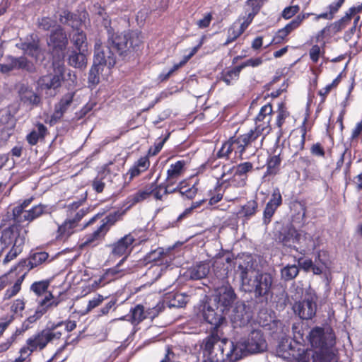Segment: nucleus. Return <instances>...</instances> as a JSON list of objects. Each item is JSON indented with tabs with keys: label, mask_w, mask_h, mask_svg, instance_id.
Returning <instances> with one entry per match:
<instances>
[{
	"label": "nucleus",
	"mask_w": 362,
	"mask_h": 362,
	"mask_svg": "<svg viewBox=\"0 0 362 362\" xmlns=\"http://www.w3.org/2000/svg\"><path fill=\"white\" fill-rule=\"evenodd\" d=\"M199 47L200 45H199L197 47H194L191 51V52L185 57L184 60L180 62L179 64H175L173 67L165 75H164L163 79H168L175 70L178 69L180 67L183 66L197 52Z\"/></svg>",
	"instance_id": "43"
},
{
	"label": "nucleus",
	"mask_w": 362,
	"mask_h": 362,
	"mask_svg": "<svg viewBox=\"0 0 362 362\" xmlns=\"http://www.w3.org/2000/svg\"><path fill=\"white\" fill-rule=\"evenodd\" d=\"M107 35L104 46L98 43L95 45L93 64L89 71L88 78V83L92 85L99 83L100 74L104 66H114L116 64V54L122 60H129L134 57L141 46V37L136 31L115 33L107 30Z\"/></svg>",
	"instance_id": "1"
},
{
	"label": "nucleus",
	"mask_w": 362,
	"mask_h": 362,
	"mask_svg": "<svg viewBox=\"0 0 362 362\" xmlns=\"http://www.w3.org/2000/svg\"><path fill=\"white\" fill-rule=\"evenodd\" d=\"M106 233L107 228L104 225H100V227L93 233L85 236L83 246L92 244L96 245L95 243H98L99 240L103 238Z\"/></svg>",
	"instance_id": "28"
},
{
	"label": "nucleus",
	"mask_w": 362,
	"mask_h": 362,
	"mask_svg": "<svg viewBox=\"0 0 362 362\" xmlns=\"http://www.w3.org/2000/svg\"><path fill=\"white\" fill-rule=\"evenodd\" d=\"M310 152L313 155L324 157L325 155V150L320 143L314 144L310 148Z\"/></svg>",
	"instance_id": "63"
},
{
	"label": "nucleus",
	"mask_w": 362,
	"mask_h": 362,
	"mask_svg": "<svg viewBox=\"0 0 362 362\" xmlns=\"http://www.w3.org/2000/svg\"><path fill=\"white\" fill-rule=\"evenodd\" d=\"M272 113V105L270 104L264 105L256 117V124H261L262 127H268V129L270 130L271 128L269 127V122L271 120Z\"/></svg>",
	"instance_id": "25"
},
{
	"label": "nucleus",
	"mask_w": 362,
	"mask_h": 362,
	"mask_svg": "<svg viewBox=\"0 0 362 362\" xmlns=\"http://www.w3.org/2000/svg\"><path fill=\"white\" fill-rule=\"evenodd\" d=\"M47 209L48 208L46 205L41 204L35 205L30 209L25 211L23 219H24L25 221H33L42 214L48 213Z\"/></svg>",
	"instance_id": "27"
},
{
	"label": "nucleus",
	"mask_w": 362,
	"mask_h": 362,
	"mask_svg": "<svg viewBox=\"0 0 362 362\" xmlns=\"http://www.w3.org/2000/svg\"><path fill=\"white\" fill-rule=\"evenodd\" d=\"M317 300L315 295H309L302 301L296 303L293 305L295 313L303 320L312 319L316 314Z\"/></svg>",
	"instance_id": "12"
},
{
	"label": "nucleus",
	"mask_w": 362,
	"mask_h": 362,
	"mask_svg": "<svg viewBox=\"0 0 362 362\" xmlns=\"http://www.w3.org/2000/svg\"><path fill=\"white\" fill-rule=\"evenodd\" d=\"M134 240V238L131 234L126 235L113 245L112 254L122 256L129 252L130 247Z\"/></svg>",
	"instance_id": "23"
},
{
	"label": "nucleus",
	"mask_w": 362,
	"mask_h": 362,
	"mask_svg": "<svg viewBox=\"0 0 362 362\" xmlns=\"http://www.w3.org/2000/svg\"><path fill=\"white\" fill-rule=\"evenodd\" d=\"M235 149L233 147V140H228L225 142L221 149L217 153V157L219 158H228L229 155L232 153V151Z\"/></svg>",
	"instance_id": "46"
},
{
	"label": "nucleus",
	"mask_w": 362,
	"mask_h": 362,
	"mask_svg": "<svg viewBox=\"0 0 362 362\" xmlns=\"http://www.w3.org/2000/svg\"><path fill=\"white\" fill-rule=\"evenodd\" d=\"M23 250V246H12L3 260L4 264L15 259Z\"/></svg>",
	"instance_id": "51"
},
{
	"label": "nucleus",
	"mask_w": 362,
	"mask_h": 362,
	"mask_svg": "<svg viewBox=\"0 0 362 362\" xmlns=\"http://www.w3.org/2000/svg\"><path fill=\"white\" fill-rule=\"evenodd\" d=\"M253 169V165L250 162H245L238 165L235 167V171L234 175L243 176L245 175L248 172L252 171Z\"/></svg>",
	"instance_id": "48"
},
{
	"label": "nucleus",
	"mask_w": 362,
	"mask_h": 362,
	"mask_svg": "<svg viewBox=\"0 0 362 362\" xmlns=\"http://www.w3.org/2000/svg\"><path fill=\"white\" fill-rule=\"evenodd\" d=\"M86 52L74 49L69 50L67 55L68 64L76 69L84 70L88 63Z\"/></svg>",
	"instance_id": "21"
},
{
	"label": "nucleus",
	"mask_w": 362,
	"mask_h": 362,
	"mask_svg": "<svg viewBox=\"0 0 362 362\" xmlns=\"http://www.w3.org/2000/svg\"><path fill=\"white\" fill-rule=\"evenodd\" d=\"M179 192L182 195L185 196L187 199H193L197 193V188L194 185L192 187L185 189V187L180 186L179 188Z\"/></svg>",
	"instance_id": "56"
},
{
	"label": "nucleus",
	"mask_w": 362,
	"mask_h": 362,
	"mask_svg": "<svg viewBox=\"0 0 362 362\" xmlns=\"http://www.w3.org/2000/svg\"><path fill=\"white\" fill-rule=\"evenodd\" d=\"M149 185H154L156 187L155 189H153V191L152 192L151 194L153 195L155 199H156L158 200H160L163 197V194H164V191H165L164 187H165V184H160V185H158L156 184V181L154 182L151 183Z\"/></svg>",
	"instance_id": "59"
},
{
	"label": "nucleus",
	"mask_w": 362,
	"mask_h": 362,
	"mask_svg": "<svg viewBox=\"0 0 362 362\" xmlns=\"http://www.w3.org/2000/svg\"><path fill=\"white\" fill-rule=\"evenodd\" d=\"M56 21L49 17H42L37 19V27L43 30H49L51 28L54 27Z\"/></svg>",
	"instance_id": "47"
},
{
	"label": "nucleus",
	"mask_w": 362,
	"mask_h": 362,
	"mask_svg": "<svg viewBox=\"0 0 362 362\" xmlns=\"http://www.w3.org/2000/svg\"><path fill=\"white\" fill-rule=\"evenodd\" d=\"M267 204H270L271 206H273L276 208H278L279 206H280L281 205L282 197H281V194L280 193V190L279 189V188H275L273 190V192L272 194V197Z\"/></svg>",
	"instance_id": "50"
},
{
	"label": "nucleus",
	"mask_w": 362,
	"mask_h": 362,
	"mask_svg": "<svg viewBox=\"0 0 362 362\" xmlns=\"http://www.w3.org/2000/svg\"><path fill=\"white\" fill-rule=\"evenodd\" d=\"M49 285V281H37L34 282L31 285L30 289L38 296H40L44 293L46 296L49 293L47 292Z\"/></svg>",
	"instance_id": "37"
},
{
	"label": "nucleus",
	"mask_w": 362,
	"mask_h": 362,
	"mask_svg": "<svg viewBox=\"0 0 362 362\" xmlns=\"http://www.w3.org/2000/svg\"><path fill=\"white\" fill-rule=\"evenodd\" d=\"M149 166V160L146 157L141 158L138 160L136 168L132 170V176H136L142 171L146 170Z\"/></svg>",
	"instance_id": "49"
},
{
	"label": "nucleus",
	"mask_w": 362,
	"mask_h": 362,
	"mask_svg": "<svg viewBox=\"0 0 362 362\" xmlns=\"http://www.w3.org/2000/svg\"><path fill=\"white\" fill-rule=\"evenodd\" d=\"M269 132L268 127H262L261 124H257L254 130L239 136V142L243 143L245 148L254 144V147L258 148L262 146L264 135Z\"/></svg>",
	"instance_id": "15"
},
{
	"label": "nucleus",
	"mask_w": 362,
	"mask_h": 362,
	"mask_svg": "<svg viewBox=\"0 0 362 362\" xmlns=\"http://www.w3.org/2000/svg\"><path fill=\"white\" fill-rule=\"evenodd\" d=\"M120 214L118 212L110 214L103 220L101 225H104L107 228V232L109 230L111 226L114 225L115 223L118 220Z\"/></svg>",
	"instance_id": "53"
},
{
	"label": "nucleus",
	"mask_w": 362,
	"mask_h": 362,
	"mask_svg": "<svg viewBox=\"0 0 362 362\" xmlns=\"http://www.w3.org/2000/svg\"><path fill=\"white\" fill-rule=\"evenodd\" d=\"M299 10L300 7L297 5L288 6L284 9L281 16L285 19H289L296 14Z\"/></svg>",
	"instance_id": "57"
},
{
	"label": "nucleus",
	"mask_w": 362,
	"mask_h": 362,
	"mask_svg": "<svg viewBox=\"0 0 362 362\" xmlns=\"http://www.w3.org/2000/svg\"><path fill=\"white\" fill-rule=\"evenodd\" d=\"M154 185H147L144 189L139 191L137 193L132 196L133 204L141 202L148 197L153 189H155Z\"/></svg>",
	"instance_id": "36"
},
{
	"label": "nucleus",
	"mask_w": 362,
	"mask_h": 362,
	"mask_svg": "<svg viewBox=\"0 0 362 362\" xmlns=\"http://www.w3.org/2000/svg\"><path fill=\"white\" fill-rule=\"evenodd\" d=\"M110 177V173L108 171L103 170L100 172L93 181V189L98 193L102 192L105 185V180H109Z\"/></svg>",
	"instance_id": "31"
},
{
	"label": "nucleus",
	"mask_w": 362,
	"mask_h": 362,
	"mask_svg": "<svg viewBox=\"0 0 362 362\" xmlns=\"http://www.w3.org/2000/svg\"><path fill=\"white\" fill-rule=\"evenodd\" d=\"M246 10L248 13L247 14L245 20L241 23L240 26V28L242 29V31H245L246 30V28L252 21L255 16L259 12L258 11L252 10L251 8H246Z\"/></svg>",
	"instance_id": "54"
},
{
	"label": "nucleus",
	"mask_w": 362,
	"mask_h": 362,
	"mask_svg": "<svg viewBox=\"0 0 362 362\" xmlns=\"http://www.w3.org/2000/svg\"><path fill=\"white\" fill-rule=\"evenodd\" d=\"M168 303L170 308H182L187 303L186 296L182 293H175Z\"/></svg>",
	"instance_id": "40"
},
{
	"label": "nucleus",
	"mask_w": 362,
	"mask_h": 362,
	"mask_svg": "<svg viewBox=\"0 0 362 362\" xmlns=\"http://www.w3.org/2000/svg\"><path fill=\"white\" fill-rule=\"evenodd\" d=\"M48 254L45 252H35L28 259V265L30 266L31 269L36 267L39 264L44 262L48 258Z\"/></svg>",
	"instance_id": "35"
},
{
	"label": "nucleus",
	"mask_w": 362,
	"mask_h": 362,
	"mask_svg": "<svg viewBox=\"0 0 362 362\" xmlns=\"http://www.w3.org/2000/svg\"><path fill=\"white\" fill-rule=\"evenodd\" d=\"M259 323L264 329L269 331L274 339L278 340H285L290 332L288 326H286L280 320L272 319L270 315L263 319L261 315L259 318Z\"/></svg>",
	"instance_id": "11"
},
{
	"label": "nucleus",
	"mask_w": 362,
	"mask_h": 362,
	"mask_svg": "<svg viewBox=\"0 0 362 362\" xmlns=\"http://www.w3.org/2000/svg\"><path fill=\"white\" fill-rule=\"evenodd\" d=\"M71 42L76 47L75 50L87 51L88 42L86 34L80 30H74Z\"/></svg>",
	"instance_id": "26"
},
{
	"label": "nucleus",
	"mask_w": 362,
	"mask_h": 362,
	"mask_svg": "<svg viewBox=\"0 0 362 362\" xmlns=\"http://www.w3.org/2000/svg\"><path fill=\"white\" fill-rule=\"evenodd\" d=\"M47 132V127L41 123H38L36 129L33 130L28 136L27 140L31 145H35L37 143L40 139L44 138Z\"/></svg>",
	"instance_id": "30"
},
{
	"label": "nucleus",
	"mask_w": 362,
	"mask_h": 362,
	"mask_svg": "<svg viewBox=\"0 0 362 362\" xmlns=\"http://www.w3.org/2000/svg\"><path fill=\"white\" fill-rule=\"evenodd\" d=\"M19 47L25 54L32 57L35 64L42 62L45 59V50L42 48L38 38L27 40L22 42Z\"/></svg>",
	"instance_id": "16"
},
{
	"label": "nucleus",
	"mask_w": 362,
	"mask_h": 362,
	"mask_svg": "<svg viewBox=\"0 0 362 362\" xmlns=\"http://www.w3.org/2000/svg\"><path fill=\"white\" fill-rule=\"evenodd\" d=\"M25 209L20 204L13 209V219L15 222L21 223L25 221L23 218Z\"/></svg>",
	"instance_id": "55"
},
{
	"label": "nucleus",
	"mask_w": 362,
	"mask_h": 362,
	"mask_svg": "<svg viewBox=\"0 0 362 362\" xmlns=\"http://www.w3.org/2000/svg\"><path fill=\"white\" fill-rule=\"evenodd\" d=\"M131 322L133 325H138L146 317L144 313V308L141 305H137L131 310Z\"/></svg>",
	"instance_id": "34"
},
{
	"label": "nucleus",
	"mask_w": 362,
	"mask_h": 362,
	"mask_svg": "<svg viewBox=\"0 0 362 362\" xmlns=\"http://www.w3.org/2000/svg\"><path fill=\"white\" fill-rule=\"evenodd\" d=\"M230 140H233V147L235 148L233 151H235L236 153H238L240 156H242L246 148L243 143L240 144V142H239V137H231Z\"/></svg>",
	"instance_id": "60"
},
{
	"label": "nucleus",
	"mask_w": 362,
	"mask_h": 362,
	"mask_svg": "<svg viewBox=\"0 0 362 362\" xmlns=\"http://www.w3.org/2000/svg\"><path fill=\"white\" fill-rule=\"evenodd\" d=\"M63 321L57 324L52 325L49 327L42 330L27 340V347L21 349V356L16 358L14 362H23L26 357L29 356L33 351L43 349L47 344L54 339H59L62 336V332L57 331V329L61 326Z\"/></svg>",
	"instance_id": "5"
},
{
	"label": "nucleus",
	"mask_w": 362,
	"mask_h": 362,
	"mask_svg": "<svg viewBox=\"0 0 362 362\" xmlns=\"http://www.w3.org/2000/svg\"><path fill=\"white\" fill-rule=\"evenodd\" d=\"M301 238V233L298 232L291 226L284 228L279 236V239L283 245L289 247H295L296 243H300Z\"/></svg>",
	"instance_id": "19"
},
{
	"label": "nucleus",
	"mask_w": 362,
	"mask_h": 362,
	"mask_svg": "<svg viewBox=\"0 0 362 362\" xmlns=\"http://www.w3.org/2000/svg\"><path fill=\"white\" fill-rule=\"evenodd\" d=\"M289 33L284 29H280L274 35L271 43L279 44L283 42Z\"/></svg>",
	"instance_id": "61"
},
{
	"label": "nucleus",
	"mask_w": 362,
	"mask_h": 362,
	"mask_svg": "<svg viewBox=\"0 0 362 362\" xmlns=\"http://www.w3.org/2000/svg\"><path fill=\"white\" fill-rule=\"evenodd\" d=\"M277 208L267 204L263 214V223L267 225L270 223L271 218L276 211Z\"/></svg>",
	"instance_id": "52"
},
{
	"label": "nucleus",
	"mask_w": 362,
	"mask_h": 362,
	"mask_svg": "<svg viewBox=\"0 0 362 362\" xmlns=\"http://www.w3.org/2000/svg\"><path fill=\"white\" fill-rule=\"evenodd\" d=\"M60 303V300L55 298L51 292H49L43 299L39 302L42 308L45 309V313L52 307H57Z\"/></svg>",
	"instance_id": "33"
},
{
	"label": "nucleus",
	"mask_w": 362,
	"mask_h": 362,
	"mask_svg": "<svg viewBox=\"0 0 362 362\" xmlns=\"http://www.w3.org/2000/svg\"><path fill=\"white\" fill-rule=\"evenodd\" d=\"M177 349H173L170 347H166L165 352V358H163L160 362H173L177 359L176 358V352Z\"/></svg>",
	"instance_id": "58"
},
{
	"label": "nucleus",
	"mask_w": 362,
	"mask_h": 362,
	"mask_svg": "<svg viewBox=\"0 0 362 362\" xmlns=\"http://www.w3.org/2000/svg\"><path fill=\"white\" fill-rule=\"evenodd\" d=\"M45 314V309L42 308L40 305L37 306L35 314L28 317L27 322L28 323H33L40 319Z\"/></svg>",
	"instance_id": "62"
},
{
	"label": "nucleus",
	"mask_w": 362,
	"mask_h": 362,
	"mask_svg": "<svg viewBox=\"0 0 362 362\" xmlns=\"http://www.w3.org/2000/svg\"><path fill=\"white\" fill-rule=\"evenodd\" d=\"M185 160L177 161L174 164H171L170 168L167 171V178L165 180V185L164 187V194H168V189L173 185L177 179L182 175L185 171Z\"/></svg>",
	"instance_id": "18"
},
{
	"label": "nucleus",
	"mask_w": 362,
	"mask_h": 362,
	"mask_svg": "<svg viewBox=\"0 0 362 362\" xmlns=\"http://www.w3.org/2000/svg\"><path fill=\"white\" fill-rule=\"evenodd\" d=\"M54 73L43 76L39 78L38 84L42 89L56 90L62 85L64 79V66L59 62H54ZM56 92L52 95H54Z\"/></svg>",
	"instance_id": "10"
},
{
	"label": "nucleus",
	"mask_w": 362,
	"mask_h": 362,
	"mask_svg": "<svg viewBox=\"0 0 362 362\" xmlns=\"http://www.w3.org/2000/svg\"><path fill=\"white\" fill-rule=\"evenodd\" d=\"M267 348L266 340L259 329H253L249 334L248 339L244 342H238L234 344L230 341L229 350L226 354L229 362H236L242 359L248 354L259 353Z\"/></svg>",
	"instance_id": "4"
},
{
	"label": "nucleus",
	"mask_w": 362,
	"mask_h": 362,
	"mask_svg": "<svg viewBox=\"0 0 362 362\" xmlns=\"http://www.w3.org/2000/svg\"><path fill=\"white\" fill-rule=\"evenodd\" d=\"M218 349L221 351L222 354H225L229 350V345L230 342L228 339L223 337V333L221 329H216L211 331V333L204 340V350L207 351L209 354L211 353L212 349L218 343Z\"/></svg>",
	"instance_id": "13"
},
{
	"label": "nucleus",
	"mask_w": 362,
	"mask_h": 362,
	"mask_svg": "<svg viewBox=\"0 0 362 362\" xmlns=\"http://www.w3.org/2000/svg\"><path fill=\"white\" fill-rule=\"evenodd\" d=\"M209 269L208 263L199 262L187 269V276L192 280H199L208 275Z\"/></svg>",
	"instance_id": "24"
},
{
	"label": "nucleus",
	"mask_w": 362,
	"mask_h": 362,
	"mask_svg": "<svg viewBox=\"0 0 362 362\" xmlns=\"http://www.w3.org/2000/svg\"><path fill=\"white\" fill-rule=\"evenodd\" d=\"M237 296L233 288L230 285L222 286L217 288L216 294L210 299L216 301V304L226 314L235 303Z\"/></svg>",
	"instance_id": "9"
},
{
	"label": "nucleus",
	"mask_w": 362,
	"mask_h": 362,
	"mask_svg": "<svg viewBox=\"0 0 362 362\" xmlns=\"http://www.w3.org/2000/svg\"><path fill=\"white\" fill-rule=\"evenodd\" d=\"M73 13L67 10H63L59 16V21L61 23L67 25L71 20Z\"/></svg>",
	"instance_id": "64"
},
{
	"label": "nucleus",
	"mask_w": 362,
	"mask_h": 362,
	"mask_svg": "<svg viewBox=\"0 0 362 362\" xmlns=\"http://www.w3.org/2000/svg\"><path fill=\"white\" fill-rule=\"evenodd\" d=\"M74 95V92H69L63 95L59 102L55 105L54 112L52 116V119L57 121L62 117L64 114L72 105Z\"/></svg>",
	"instance_id": "20"
},
{
	"label": "nucleus",
	"mask_w": 362,
	"mask_h": 362,
	"mask_svg": "<svg viewBox=\"0 0 362 362\" xmlns=\"http://www.w3.org/2000/svg\"><path fill=\"white\" fill-rule=\"evenodd\" d=\"M202 313L205 321L214 326V329H220L227 315L223 310H221L216 301L210 298L203 304Z\"/></svg>",
	"instance_id": "8"
},
{
	"label": "nucleus",
	"mask_w": 362,
	"mask_h": 362,
	"mask_svg": "<svg viewBox=\"0 0 362 362\" xmlns=\"http://www.w3.org/2000/svg\"><path fill=\"white\" fill-rule=\"evenodd\" d=\"M68 44L66 35L61 26L52 30L47 40V45L53 49L64 50Z\"/></svg>",
	"instance_id": "17"
},
{
	"label": "nucleus",
	"mask_w": 362,
	"mask_h": 362,
	"mask_svg": "<svg viewBox=\"0 0 362 362\" xmlns=\"http://www.w3.org/2000/svg\"><path fill=\"white\" fill-rule=\"evenodd\" d=\"M15 124V118L9 111H6L2 113L0 117V126L7 127L9 129L11 128H14Z\"/></svg>",
	"instance_id": "42"
},
{
	"label": "nucleus",
	"mask_w": 362,
	"mask_h": 362,
	"mask_svg": "<svg viewBox=\"0 0 362 362\" xmlns=\"http://www.w3.org/2000/svg\"><path fill=\"white\" fill-rule=\"evenodd\" d=\"M5 63L0 64V71L7 74L11 71H22L29 74L37 72L36 64L28 59L25 55L13 57L8 55L5 58Z\"/></svg>",
	"instance_id": "6"
},
{
	"label": "nucleus",
	"mask_w": 362,
	"mask_h": 362,
	"mask_svg": "<svg viewBox=\"0 0 362 362\" xmlns=\"http://www.w3.org/2000/svg\"><path fill=\"white\" fill-rule=\"evenodd\" d=\"M306 331V338L315 349L299 348L295 356L297 362H338L337 351L334 347L335 335L332 328L315 327Z\"/></svg>",
	"instance_id": "2"
},
{
	"label": "nucleus",
	"mask_w": 362,
	"mask_h": 362,
	"mask_svg": "<svg viewBox=\"0 0 362 362\" xmlns=\"http://www.w3.org/2000/svg\"><path fill=\"white\" fill-rule=\"evenodd\" d=\"M227 315L234 327H244L251 319V315L246 310V305L243 301L235 302Z\"/></svg>",
	"instance_id": "14"
},
{
	"label": "nucleus",
	"mask_w": 362,
	"mask_h": 362,
	"mask_svg": "<svg viewBox=\"0 0 362 362\" xmlns=\"http://www.w3.org/2000/svg\"><path fill=\"white\" fill-rule=\"evenodd\" d=\"M257 206L258 204L255 200H250L242 206L240 214H243V216L250 217L255 214Z\"/></svg>",
	"instance_id": "38"
},
{
	"label": "nucleus",
	"mask_w": 362,
	"mask_h": 362,
	"mask_svg": "<svg viewBox=\"0 0 362 362\" xmlns=\"http://www.w3.org/2000/svg\"><path fill=\"white\" fill-rule=\"evenodd\" d=\"M299 273V267L296 264H288L281 269V277L288 281L295 279Z\"/></svg>",
	"instance_id": "32"
},
{
	"label": "nucleus",
	"mask_w": 362,
	"mask_h": 362,
	"mask_svg": "<svg viewBox=\"0 0 362 362\" xmlns=\"http://www.w3.org/2000/svg\"><path fill=\"white\" fill-rule=\"evenodd\" d=\"M77 224L72 219H68L64 223L59 226L58 232L60 235L69 236L73 233V228H74Z\"/></svg>",
	"instance_id": "41"
},
{
	"label": "nucleus",
	"mask_w": 362,
	"mask_h": 362,
	"mask_svg": "<svg viewBox=\"0 0 362 362\" xmlns=\"http://www.w3.org/2000/svg\"><path fill=\"white\" fill-rule=\"evenodd\" d=\"M305 141V132L302 134H293L289 138V146L295 154L304 148Z\"/></svg>",
	"instance_id": "29"
},
{
	"label": "nucleus",
	"mask_w": 362,
	"mask_h": 362,
	"mask_svg": "<svg viewBox=\"0 0 362 362\" xmlns=\"http://www.w3.org/2000/svg\"><path fill=\"white\" fill-rule=\"evenodd\" d=\"M26 231L23 230L18 224H13L1 231L0 245L2 252L10 246H23L25 242Z\"/></svg>",
	"instance_id": "7"
},
{
	"label": "nucleus",
	"mask_w": 362,
	"mask_h": 362,
	"mask_svg": "<svg viewBox=\"0 0 362 362\" xmlns=\"http://www.w3.org/2000/svg\"><path fill=\"white\" fill-rule=\"evenodd\" d=\"M166 253L164 252V249L158 247L146 255L145 259L148 262H158L160 260Z\"/></svg>",
	"instance_id": "45"
},
{
	"label": "nucleus",
	"mask_w": 362,
	"mask_h": 362,
	"mask_svg": "<svg viewBox=\"0 0 362 362\" xmlns=\"http://www.w3.org/2000/svg\"><path fill=\"white\" fill-rule=\"evenodd\" d=\"M18 93L21 101L24 104L31 106H37L41 102L40 96L28 86H22Z\"/></svg>",
	"instance_id": "22"
},
{
	"label": "nucleus",
	"mask_w": 362,
	"mask_h": 362,
	"mask_svg": "<svg viewBox=\"0 0 362 362\" xmlns=\"http://www.w3.org/2000/svg\"><path fill=\"white\" fill-rule=\"evenodd\" d=\"M281 159L279 155L272 156L267 161V173L276 174L281 163Z\"/></svg>",
	"instance_id": "44"
},
{
	"label": "nucleus",
	"mask_w": 362,
	"mask_h": 362,
	"mask_svg": "<svg viewBox=\"0 0 362 362\" xmlns=\"http://www.w3.org/2000/svg\"><path fill=\"white\" fill-rule=\"evenodd\" d=\"M237 272H239L243 285L249 286L256 298L267 303L269 296L273 294L274 276L269 272L256 271L255 262L250 256L239 262Z\"/></svg>",
	"instance_id": "3"
},
{
	"label": "nucleus",
	"mask_w": 362,
	"mask_h": 362,
	"mask_svg": "<svg viewBox=\"0 0 362 362\" xmlns=\"http://www.w3.org/2000/svg\"><path fill=\"white\" fill-rule=\"evenodd\" d=\"M292 332L293 339L297 343L304 341L305 330L303 329L302 322H295L292 325Z\"/></svg>",
	"instance_id": "39"
}]
</instances>
